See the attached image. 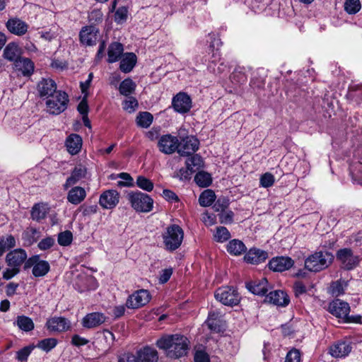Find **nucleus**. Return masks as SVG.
I'll list each match as a JSON object with an SVG mask.
<instances>
[{"instance_id": "f257e3e1", "label": "nucleus", "mask_w": 362, "mask_h": 362, "mask_svg": "<svg viewBox=\"0 0 362 362\" xmlns=\"http://www.w3.org/2000/svg\"><path fill=\"white\" fill-rule=\"evenodd\" d=\"M156 346L160 349L168 351L167 356L168 357L179 358L187 354L189 341L183 335H168L157 340Z\"/></svg>"}, {"instance_id": "f03ea898", "label": "nucleus", "mask_w": 362, "mask_h": 362, "mask_svg": "<svg viewBox=\"0 0 362 362\" xmlns=\"http://www.w3.org/2000/svg\"><path fill=\"white\" fill-rule=\"evenodd\" d=\"M334 255L327 251H319L309 255L305 260V268L310 272H319L331 265Z\"/></svg>"}, {"instance_id": "7ed1b4c3", "label": "nucleus", "mask_w": 362, "mask_h": 362, "mask_svg": "<svg viewBox=\"0 0 362 362\" xmlns=\"http://www.w3.org/2000/svg\"><path fill=\"white\" fill-rule=\"evenodd\" d=\"M127 198L136 212L148 213L153 208V199L148 194L139 190L128 192Z\"/></svg>"}, {"instance_id": "20e7f679", "label": "nucleus", "mask_w": 362, "mask_h": 362, "mask_svg": "<svg viewBox=\"0 0 362 362\" xmlns=\"http://www.w3.org/2000/svg\"><path fill=\"white\" fill-rule=\"evenodd\" d=\"M162 237L165 248L168 251L173 252L180 247L184 238V231L178 225L172 224L166 228Z\"/></svg>"}, {"instance_id": "39448f33", "label": "nucleus", "mask_w": 362, "mask_h": 362, "mask_svg": "<svg viewBox=\"0 0 362 362\" xmlns=\"http://www.w3.org/2000/svg\"><path fill=\"white\" fill-rule=\"evenodd\" d=\"M69 101L67 93L62 90H58L47 98L46 101L47 111L51 115H59L66 110Z\"/></svg>"}, {"instance_id": "423d86ee", "label": "nucleus", "mask_w": 362, "mask_h": 362, "mask_svg": "<svg viewBox=\"0 0 362 362\" xmlns=\"http://www.w3.org/2000/svg\"><path fill=\"white\" fill-rule=\"evenodd\" d=\"M158 359L157 351L146 346L137 352V356L132 354H124L119 358L118 362H157Z\"/></svg>"}, {"instance_id": "0eeeda50", "label": "nucleus", "mask_w": 362, "mask_h": 362, "mask_svg": "<svg viewBox=\"0 0 362 362\" xmlns=\"http://www.w3.org/2000/svg\"><path fill=\"white\" fill-rule=\"evenodd\" d=\"M217 300L227 306L237 305L240 301V296L237 289L231 286H223L218 288L214 293Z\"/></svg>"}, {"instance_id": "6e6552de", "label": "nucleus", "mask_w": 362, "mask_h": 362, "mask_svg": "<svg viewBox=\"0 0 362 362\" xmlns=\"http://www.w3.org/2000/svg\"><path fill=\"white\" fill-rule=\"evenodd\" d=\"M337 259L340 262L341 267L345 270H351L359 264V257L354 255L350 248L340 249L336 254Z\"/></svg>"}, {"instance_id": "1a4fd4ad", "label": "nucleus", "mask_w": 362, "mask_h": 362, "mask_svg": "<svg viewBox=\"0 0 362 362\" xmlns=\"http://www.w3.org/2000/svg\"><path fill=\"white\" fill-rule=\"evenodd\" d=\"M33 267V274L35 277L45 276L50 269L48 262L40 259L39 255H34L28 258L25 264L24 269Z\"/></svg>"}, {"instance_id": "9d476101", "label": "nucleus", "mask_w": 362, "mask_h": 362, "mask_svg": "<svg viewBox=\"0 0 362 362\" xmlns=\"http://www.w3.org/2000/svg\"><path fill=\"white\" fill-rule=\"evenodd\" d=\"M199 147V141L194 136H187L179 140L177 153L181 156H189L194 154Z\"/></svg>"}, {"instance_id": "9b49d317", "label": "nucleus", "mask_w": 362, "mask_h": 362, "mask_svg": "<svg viewBox=\"0 0 362 362\" xmlns=\"http://www.w3.org/2000/svg\"><path fill=\"white\" fill-rule=\"evenodd\" d=\"M158 147L159 151L165 154H173L175 151L177 152L179 139L170 134L163 135L158 140Z\"/></svg>"}, {"instance_id": "f8f14e48", "label": "nucleus", "mask_w": 362, "mask_h": 362, "mask_svg": "<svg viewBox=\"0 0 362 362\" xmlns=\"http://www.w3.org/2000/svg\"><path fill=\"white\" fill-rule=\"evenodd\" d=\"M205 324L214 333H221L225 330L226 324L223 320V314L217 310L209 313Z\"/></svg>"}, {"instance_id": "ddd939ff", "label": "nucleus", "mask_w": 362, "mask_h": 362, "mask_svg": "<svg viewBox=\"0 0 362 362\" xmlns=\"http://www.w3.org/2000/svg\"><path fill=\"white\" fill-rule=\"evenodd\" d=\"M328 310L335 317L349 322L350 307L346 302L336 299L329 303Z\"/></svg>"}, {"instance_id": "4468645a", "label": "nucleus", "mask_w": 362, "mask_h": 362, "mask_svg": "<svg viewBox=\"0 0 362 362\" xmlns=\"http://www.w3.org/2000/svg\"><path fill=\"white\" fill-rule=\"evenodd\" d=\"M150 298L148 291L141 289L129 296L126 302V306L130 309H136L147 304Z\"/></svg>"}, {"instance_id": "2eb2a0df", "label": "nucleus", "mask_w": 362, "mask_h": 362, "mask_svg": "<svg viewBox=\"0 0 362 362\" xmlns=\"http://www.w3.org/2000/svg\"><path fill=\"white\" fill-rule=\"evenodd\" d=\"M28 255L25 250L18 248L10 251L6 255L5 261L9 267L20 269L21 265L25 263Z\"/></svg>"}, {"instance_id": "dca6fc26", "label": "nucleus", "mask_w": 362, "mask_h": 362, "mask_svg": "<svg viewBox=\"0 0 362 362\" xmlns=\"http://www.w3.org/2000/svg\"><path fill=\"white\" fill-rule=\"evenodd\" d=\"M98 29L93 25L83 27L79 33L81 43L86 46L95 45L98 40Z\"/></svg>"}, {"instance_id": "f3484780", "label": "nucleus", "mask_w": 362, "mask_h": 362, "mask_svg": "<svg viewBox=\"0 0 362 362\" xmlns=\"http://www.w3.org/2000/svg\"><path fill=\"white\" fill-rule=\"evenodd\" d=\"M119 201V194L117 190L108 189L101 194L99 199L100 205L107 209L115 208Z\"/></svg>"}, {"instance_id": "a211bd4d", "label": "nucleus", "mask_w": 362, "mask_h": 362, "mask_svg": "<svg viewBox=\"0 0 362 362\" xmlns=\"http://www.w3.org/2000/svg\"><path fill=\"white\" fill-rule=\"evenodd\" d=\"M173 107L180 113H186L192 107V100L185 93H179L173 99Z\"/></svg>"}, {"instance_id": "6ab92c4d", "label": "nucleus", "mask_w": 362, "mask_h": 362, "mask_svg": "<svg viewBox=\"0 0 362 362\" xmlns=\"http://www.w3.org/2000/svg\"><path fill=\"white\" fill-rule=\"evenodd\" d=\"M37 90L40 98H46L58 91L55 81L51 78H42L37 85Z\"/></svg>"}, {"instance_id": "aec40b11", "label": "nucleus", "mask_w": 362, "mask_h": 362, "mask_svg": "<svg viewBox=\"0 0 362 362\" xmlns=\"http://www.w3.org/2000/svg\"><path fill=\"white\" fill-rule=\"evenodd\" d=\"M8 30L17 36H23L28 32V25L18 18H11L6 23Z\"/></svg>"}, {"instance_id": "412c9836", "label": "nucleus", "mask_w": 362, "mask_h": 362, "mask_svg": "<svg viewBox=\"0 0 362 362\" xmlns=\"http://www.w3.org/2000/svg\"><path fill=\"white\" fill-rule=\"evenodd\" d=\"M293 265V260L288 257H276L272 259L269 264V268L278 272H282L284 271L289 269Z\"/></svg>"}, {"instance_id": "4be33fe9", "label": "nucleus", "mask_w": 362, "mask_h": 362, "mask_svg": "<svg viewBox=\"0 0 362 362\" xmlns=\"http://www.w3.org/2000/svg\"><path fill=\"white\" fill-rule=\"evenodd\" d=\"M264 301L284 307L289 303L290 300L288 296L284 291L276 290L269 292V293L266 296Z\"/></svg>"}, {"instance_id": "5701e85b", "label": "nucleus", "mask_w": 362, "mask_h": 362, "mask_svg": "<svg viewBox=\"0 0 362 362\" xmlns=\"http://www.w3.org/2000/svg\"><path fill=\"white\" fill-rule=\"evenodd\" d=\"M46 326L51 331L61 332L69 329L70 322L65 317H54L47 321Z\"/></svg>"}, {"instance_id": "b1692460", "label": "nucleus", "mask_w": 362, "mask_h": 362, "mask_svg": "<svg viewBox=\"0 0 362 362\" xmlns=\"http://www.w3.org/2000/svg\"><path fill=\"white\" fill-rule=\"evenodd\" d=\"M351 349L350 343L340 341L330 346L329 354L334 358H343L348 356Z\"/></svg>"}, {"instance_id": "393cba45", "label": "nucleus", "mask_w": 362, "mask_h": 362, "mask_svg": "<svg viewBox=\"0 0 362 362\" xmlns=\"http://www.w3.org/2000/svg\"><path fill=\"white\" fill-rule=\"evenodd\" d=\"M267 258L268 254L266 251L255 247L251 248L244 257V259L247 263L254 264H260Z\"/></svg>"}, {"instance_id": "a878e982", "label": "nucleus", "mask_w": 362, "mask_h": 362, "mask_svg": "<svg viewBox=\"0 0 362 362\" xmlns=\"http://www.w3.org/2000/svg\"><path fill=\"white\" fill-rule=\"evenodd\" d=\"M86 175V168L82 165L76 166L71 171V175L66 179L63 185L64 189L66 190L71 186L78 183Z\"/></svg>"}, {"instance_id": "bb28decb", "label": "nucleus", "mask_w": 362, "mask_h": 362, "mask_svg": "<svg viewBox=\"0 0 362 362\" xmlns=\"http://www.w3.org/2000/svg\"><path fill=\"white\" fill-rule=\"evenodd\" d=\"M106 320V317L101 313H92L86 315L82 320V325L86 328L96 327Z\"/></svg>"}, {"instance_id": "cd10ccee", "label": "nucleus", "mask_w": 362, "mask_h": 362, "mask_svg": "<svg viewBox=\"0 0 362 362\" xmlns=\"http://www.w3.org/2000/svg\"><path fill=\"white\" fill-rule=\"evenodd\" d=\"M246 288L255 295L264 296L269 291L268 281L266 278H262L247 283Z\"/></svg>"}, {"instance_id": "c85d7f7f", "label": "nucleus", "mask_w": 362, "mask_h": 362, "mask_svg": "<svg viewBox=\"0 0 362 362\" xmlns=\"http://www.w3.org/2000/svg\"><path fill=\"white\" fill-rule=\"evenodd\" d=\"M14 67L16 70L21 71L23 76H29L34 71V64L33 62L25 57H19L14 62Z\"/></svg>"}, {"instance_id": "c756f323", "label": "nucleus", "mask_w": 362, "mask_h": 362, "mask_svg": "<svg viewBox=\"0 0 362 362\" xmlns=\"http://www.w3.org/2000/svg\"><path fill=\"white\" fill-rule=\"evenodd\" d=\"M86 197V192L81 187H72L67 194V201L72 204L77 205L81 203Z\"/></svg>"}, {"instance_id": "7c9ffc66", "label": "nucleus", "mask_w": 362, "mask_h": 362, "mask_svg": "<svg viewBox=\"0 0 362 362\" xmlns=\"http://www.w3.org/2000/svg\"><path fill=\"white\" fill-rule=\"evenodd\" d=\"M67 151L72 155L78 153L82 146V139L76 134H71L66 140Z\"/></svg>"}, {"instance_id": "2f4dec72", "label": "nucleus", "mask_w": 362, "mask_h": 362, "mask_svg": "<svg viewBox=\"0 0 362 362\" xmlns=\"http://www.w3.org/2000/svg\"><path fill=\"white\" fill-rule=\"evenodd\" d=\"M136 63V56L133 52H127L124 54L119 64L120 70L124 73L130 72Z\"/></svg>"}, {"instance_id": "473e14b6", "label": "nucleus", "mask_w": 362, "mask_h": 362, "mask_svg": "<svg viewBox=\"0 0 362 362\" xmlns=\"http://www.w3.org/2000/svg\"><path fill=\"white\" fill-rule=\"evenodd\" d=\"M49 211L47 204L44 203L35 204L31 210V218L33 220L39 222L46 218Z\"/></svg>"}, {"instance_id": "72a5a7b5", "label": "nucleus", "mask_w": 362, "mask_h": 362, "mask_svg": "<svg viewBox=\"0 0 362 362\" xmlns=\"http://www.w3.org/2000/svg\"><path fill=\"white\" fill-rule=\"evenodd\" d=\"M124 51L123 45L120 42H112L108 47L107 61L109 63H114L117 62L122 54Z\"/></svg>"}, {"instance_id": "f704fd0d", "label": "nucleus", "mask_w": 362, "mask_h": 362, "mask_svg": "<svg viewBox=\"0 0 362 362\" xmlns=\"http://www.w3.org/2000/svg\"><path fill=\"white\" fill-rule=\"evenodd\" d=\"M245 244L240 240L233 239L227 245V251L233 255L238 256L246 251Z\"/></svg>"}, {"instance_id": "c9c22d12", "label": "nucleus", "mask_w": 362, "mask_h": 362, "mask_svg": "<svg viewBox=\"0 0 362 362\" xmlns=\"http://www.w3.org/2000/svg\"><path fill=\"white\" fill-rule=\"evenodd\" d=\"M136 87V83L130 78H127L121 82L119 91L121 95L128 97L134 93Z\"/></svg>"}, {"instance_id": "e433bc0d", "label": "nucleus", "mask_w": 362, "mask_h": 362, "mask_svg": "<svg viewBox=\"0 0 362 362\" xmlns=\"http://www.w3.org/2000/svg\"><path fill=\"white\" fill-rule=\"evenodd\" d=\"M20 329L24 332L32 331L34 327V322L31 318L25 315L18 316L14 322Z\"/></svg>"}, {"instance_id": "4c0bfd02", "label": "nucleus", "mask_w": 362, "mask_h": 362, "mask_svg": "<svg viewBox=\"0 0 362 362\" xmlns=\"http://www.w3.org/2000/svg\"><path fill=\"white\" fill-rule=\"evenodd\" d=\"M186 162V166L188 169L192 170L194 173L199 170L204 165V160L198 154H192Z\"/></svg>"}, {"instance_id": "58836bf2", "label": "nucleus", "mask_w": 362, "mask_h": 362, "mask_svg": "<svg viewBox=\"0 0 362 362\" xmlns=\"http://www.w3.org/2000/svg\"><path fill=\"white\" fill-rule=\"evenodd\" d=\"M153 117L148 112H141L136 118V124L141 128H148L153 122Z\"/></svg>"}, {"instance_id": "ea45409f", "label": "nucleus", "mask_w": 362, "mask_h": 362, "mask_svg": "<svg viewBox=\"0 0 362 362\" xmlns=\"http://www.w3.org/2000/svg\"><path fill=\"white\" fill-rule=\"evenodd\" d=\"M216 199V194L211 189L204 190L199 197V203L202 206H211Z\"/></svg>"}, {"instance_id": "a19ab883", "label": "nucleus", "mask_w": 362, "mask_h": 362, "mask_svg": "<svg viewBox=\"0 0 362 362\" xmlns=\"http://www.w3.org/2000/svg\"><path fill=\"white\" fill-rule=\"evenodd\" d=\"M194 181L199 187H206L211 184L212 178L209 173L199 171L196 174Z\"/></svg>"}, {"instance_id": "79ce46f5", "label": "nucleus", "mask_w": 362, "mask_h": 362, "mask_svg": "<svg viewBox=\"0 0 362 362\" xmlns=\"http://www.w3.org/2000/svg\"><path fill=\"white\" fill-rule=\"evenodd\" d=\"M4 57L12 62H16L20 57L18 47L14 44H8L4 51Z\"/></svg>"}, {"instance_id": "37998d69", "label": "nucleus", "mask_w": 362, "mask_h": 362, "mask_svg": "<svg viewBox=\"0 0 362 362\" xmlns=\"http://www.w3.org/2000/svg\"><path fill=\"white\" fill-rule=\"evenodd\" d=\"M344 11L351 15L356 14L361 8L360 0H346L344 4Z\"/></svg>"}, {"instance_id": "c03bdc74", "label": "nucleus", "mask_w": 362, "mask_h": 362, "mask_svg": "<svg viewBox=\"0 0 362 362\" xmlns=\"http://www.w3.org/2000/svg\"><path fill=\"white\" fill-rule=\"evenodd\" d=\"M57 344V340L55 338H47L39 341L35 347L47 353L54 349Z\"/></svg>"}, {"instance_id": "a18cd8bd", "label": "nucleus", "mask_w": 362, "mask_h": 362, "mask_svg": "<svg viewBox=\"0 0 362 362\" xmlns=\"http://www.w3.org/2000/svg\"><path fill=\"white\" fill-rule=\"evenodd\" d=\"M136 183L138 187L144 191L151 192L153 189V182L151 180L144 176H138L136 178Z\"/></svg>"}, {"instance_id": "49530a36", "label": "nucleus", "mask_w": 362, "mask_h": 362, "mask_svg": "<svg viewBox=\"0 0 362 362\" xmlns=\"http://www.w3.org/2000/svg\"><path fill=\"white\" fill-rule=\"evenodd\" d=\"M214 236L217 242L223 243L230 238V233L226 227L219 226L216 228Z\"/></svg>"}, {"instance_id": "de8ad7c7", "label": "nucleus", "mask_w": 362, "mask_h": 362, "mask_svg": "<svg viewBox=\"0 0 362 362\" xmlns=\"http://www.w3.org/2000/svg\"><path fill=\"white\" fill-rule=\"evenodd\" d=\"M35 348V346L31 344L20 349L16 352V359L21 362L27 361L29 355L31 354V352Z\"/></svg>"}, {"instance_id": "09e8293b", "label": "nucleus", "mask_w": 362, "mask_h": 362, "mask_svg": "<svg viewBox=\"0 0 362 362\" xmlns=\"http://www.w3.org/2000/svg\"><path fill=\"white\" fill-rule=\"evenodd\" d=\"M128 10L126 7L122 6L117 9L115 13V21L117 24L124 23L127 19Z\"/></svg>"}, {"instance_id": "8fccbe9b", "label": "nucleus", "mask_w": 362, "mask_h": 362, "mask_svg": "<svg viewBox=\"0 0 362 362\" xmlns=\"http://www.w3.org/2000/svg\"><path fill=\"white\" fill-rule=\"evenodd\" d=\"M123 109L129 113L134 112L138 107V101L134 97H129L122 103Z\"/></svg>"}, {"instance_id": "3c124183", "label": "nucleus", "mask_w": 362, "mask_h": 362, "mask_svg": "<svg viewBox=\"0 0 362 362\" xmlns=\"http://www.w3.org/2000/svg\"><path fill=\"white\" fill-rule=\"evenodd\" d=\"M229 206V199L226 197H219L213 206L215 211L223 212Z\"/></svg>"}, {"instance_id": "603ef678", "label": "nucleus", "mask_w": 362, "mask_h": 362, "mask_svg": "<svg viewBox=\"0 0 362 362\" xmlns=\"http://www.w3.org/2000/svg\"><path fill=\"white\" fill-rule=\"evenodd\" d=\"M73 239V235L71 231L66 230L60 233L58 235V243L62 246L69 245Z\"/></svg>"}, {"instance_id": "864d4df0", "label": "nucleus", "mask_w": 362, "mask_h": 362, "mask_svg": "<svg viewBox=\"0 0 362 362\" xmlns=\"http://www.w3.org/2000/svg\"><path fill=\"white\" fill-rule=\"evenodd\" d=\"M0 242L2 243V247L4 252L13 248L16 245V239L12 235L2 237L0 238Z\"/></svg>"}, {"instance_id": "5fc2aeb1", "label": "nucleus", "mask_w": 362, "mask_h": 362, "mask_svg": "<svg viewBox=\"0 0 362 362\" xmlns=\"http://www.w3.org/2000/svg\"><path fill=\"white\" fill-rule=\"evenodd\" d=\"M274 182V176L270 173L263 174L259 179L260 185L265 188L272 187Z\"/></svg>"}, {"instance_id": "6e6d98bb", "label": "nucleus", "mask_w": 362, "mask_h": 362, "mask_svg": "<svg viewBox=\"0 0 362 362\" xmlns=\"http://www.w3.org/2000/svg\"><path fill=\"white\" fill-rule=\"evenodd\" d=\"M103 13L99 9L92 11L88 15V21L91 24L96 25L103 21Z\"/></svg>"}, {"instance_id": "4d7b16f0", "label": "nucleus", "mask_w": 362, "mask_h": 362, "mask_svg": "<svg viewBox=\"0 0 362 362\" xmlns=\"http://www.w3.org/2000/svg\"><path fill=\"white\" fill-rule=\"evenodd\" d=\"M233 216L234 214L232 211H223L218 214L219 221L224 224L231 223L233 221Z\"/></svg>"}, {"instance_id": "13d9d810", "label": "nucleus", "mask_w": 362, "mask_h": 362, "mask_svg": "<svg viewBox=\"0 0 362 362\" xmlns=\"http://www.w3.org/2000/svg\"><path fill=\"white\" fill-rule=\"evenodd\" d=\"M119 177L124 180L125 181H119L118 182V186L119 187H123V186H125V187H130V186H132L133 185V179L132 177L130 176L129 174L127 173H121L120 174H119Z\"/></svg>"}, {"instance_id": "bf43d9fd", "label": "nucleus", "mask_w": 362, "mask_h": 362, "mask_svg": "<svg viewBox=\"0 0 362 362\" xmlns=\"http://www.w3.org/2000/svg\"><path fill=\"white\" fill-rule=\"evenodd\" d=\"M293 291L296 297L300 296L306 293L307 289L305 285L300 281H296L293 286Z\"/></svg>"}, {"instance_id": "052dcab7", "label": "nucleus", "mask_w": 362, "mask_h": 362, "mask_svg": "<svg viewBox=\"0 0 362 362\" xmlns=\"http://www.w3.org/2000/svg\"><path fill=\"white\" fill-rule=\"evenodd\" d=\"M300 354L298 350L290 351L286 357V362H300Z\"/></svg>"}, {"instance_id": "680f3d73", "label": "nucleus", "mask_w": 362, "mask_h": 362, "mask_svg": "<svg viewBox=\"0 0 362 362\" xmlns=\"http://www.w3.org/2000/svg\"><path fill=\"white\" fill-rule=\"evenodd\" d=\"M331 293L333 296H338L344 293V288L339 281H334L330 286Z\"/></svg>"}, {"instance_id": "e2e57ef3", "label": "nucleus", "mask_w": 362, "mask_h": 362, "mask_svg": "<svg viewBox=\"0 0 362 362\" xmlns=\"http://www.w3.org/2000/svg\"><path fill=\"white\" fill-rule=\"evenodd\" d=\"M54 243V240L52 238L48 237L46 238L42 239L39 243H38V247L41 250H46L47 249H49Z\"/></svg>"}, {"instance_id": "0e129e2a", "label": "nucleus", "mask_w": 362, "mask_h": 362, "mask_svg": "<svg viewBox=\"0 0 362 362\" xmlns=\"http://www.w3.org/2000/svg\"><path fill=\"white\" fill-rule=\"evenodd\" d=\"M173 274V269L171 268L165 269L161 271L159 276V282L160 284L166 283L170 278Z\"/></svg>"}, {"instance_id": "69168bd1", "label": "nucleus", "mask_w": 362, "mask_h": 362, "mask_svg": "<svg viewBox=\"0 0 362 362\" xmlns=\"http://www.w3.org/2000/svg\"><path fill=\"white\" fill-rule=\"evenodd\" d=\"M89 341L78 334L73 335L71 338V344L75 346H81L87 344Z\"/></svg>"}, {"instance_id": "338daca9", "label": "nucleus", "mask_w": 362, "mask_h": 362, "mask_svg": "<svg viewBox=\"0 0 362 362\" xmlns=\"http://www.w3.org/2000/svg\"><path fill=\"white\" fill-rule=\"evenodd\" d=\"M20 272V269L15 267H9L7 268L3 272V278L6 280H9L13 278L14 276L18 274Z\"/></svg>"}, {"instance_id": "774afa93", "label": "nucleus", "mask_w": 362, "mask_h": 362, "mask_svg": "<svg viewBox=\"0 0 362 362\" xmlns=\"http://www.w3.org/2000/svg\"><path fill=\"white\" fill-rule=\"evenodd\" d=\"M194 362H210V359L206 352L197 351L194 355Z\"/></svg>"}]
</instances>
